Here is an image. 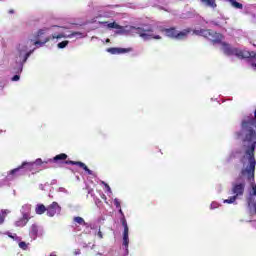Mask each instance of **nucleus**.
Returning <instances> with one entry per match:
<instances>
[{
  "label": "nucleus",
  "instance_id": "c03bdc74",
  "mask_svg": "<svg viewBox=\"0 0 256 256\" xmlns=\"http://www.w3.org/2000/svg\"><path fill=\"white\" fill-rule=\"evenodd\" d=\"M49 256H56L54 252H52Z\"/></svg>",
  "mask_w": 256,
  "mask_h": 256
},
{
  "label": "nucleus",
  "instance_id": "39448f33",
  "mask_svg": "<svg viewBox=\"0 0 256 256\" xmlns=\"http://www.w3.org/2000/svg\"><path fill=\"white\" fill-rule=\"evenodd\" d=\"M43 164V159L37 158L33 162L24 161L20 166L10 170L5 177L6 181H15L17 177H23V175H27V173H35L37 169L41 167Z\"/></svg>",
  "mask_w": 256,
  "mask_h": 256
},
{
  "label": "nucleus",
  "instance_id": "bb28decb",
  "mask_svg": "<svg viewBox=\"0 0 256 256\" xmlns=\"http://www.w3.org/2000/svg\"><path fill=\"white\" fill-rule=\"evenodd\" d=\"M73 222L77 223V225H83V223H85V219H83L81 216H75L73 218Z\"/></svg>",
  "mask_w": 256,
  "mask_h": 256
},
{
  "label": "nucleus",
  "instance_id": "de8ad7c7",
  "mask_svg": "<svg viewBox=\"0 0 256 256\" xmlns=\"http://www.w3.org/2000/svg\"><path fill=\"white\" fill-rule=\"evenodd\" d=\"M76 179H78V180H79V176H77V177H76Z\"/></svg>",
  "mask_w": 256,
  "mask_h": 256
},
{
  "label": "nucleus",
  "instance_id": "c85d7f7f",
  "mask_svg": "<svg viewBox=\"0 0 256 256\" xmlns=\"http://www.w3.org/2000/svg\"><path fill=\"white\" fill-rule=\"evenodd\" d=\"M219 207H221V204L217 201H213L211 204H210V209L211 211L215 210V209H219Z\"/></svg>",
  "mask_w": 256,
  "mask_h": 256
},
{
  "label": "nucleus",
  "instance_id": "72a5a7b5",
  "mask_svg": "<svg viewBox=\"0 0 256 256\" xmlns=\"http://www.w3.org/2000/svg\"><path fill=\"white\" fill-rule=\"evenodd\" d=\"M96 235L99 237V239H103V232H101V229L98 230Z\"/></svg>",
  "mask_w": 256,
  "mask_h": 256
},
{
  "label": "nucleus",
  "instance_id": "0eeeda50",
  "mask_svg": "<svg viewBox=\"0 0 256 256\" xmlns=\"http://www.w3.org/2000/svg\"><path fill=\"white\" fill-rule=\"evenodd\" d=\"M120 223L124 229L121 246L123 253L121 256H129V225L127 224V218H120Z\"/></svg>",
  "mask_w": 256,
  "mask_h": 256
},
{
  "label": "nucleus",
  "instance_id": "79ce46f5",
  "mask_svg": "<svg viewBox=\"0 0 256 256\" xmlns=\"http://www.w3.org/2000/svg\"><path fill=\"white\" fill-rule=\"evenodd\" d=\"M9 13H10V14H13V13H15V11H14V10H10Z\"/></svg>",
  "mask_w": 256,
  "mask_h": 256
},
{
  "label": "nucleus",
  "instance_id": "9b49d317",
  "mask_svg": "<svg viewBox=\"0 0 256 256\" xmlns=\"http://www.w3.org/2000/svg\"><path fill=\"white\" fill-rule=\"evenodd\" d=\"M48 31H55V33H59V31H63V26L54 25L51 28H42L38 30L37 34L35 35V39L43 41V39L49 38V36H46Z\"/></svg>",
  "mask_w": 256,
  "mask_h": 256
},
{
  "label": "nucleus",
  "instance_id": "a19ab883",
  "mask_svg": "<svg viewBox=\"0 0 256 256\" xmlns=\"http://www.w3.org/2000/svg\"><path fill=\"white\" fill-rule=\"evenodd\" d=\"M218 189H219V191H221V189H222L221 184L218 185Z\"/></svg>",
  "mask_w": 256,
  "mask_h": 256
},
{
  "label": "nucleus",
  "instance_id": "4468645a",
  "mask_svg": "<svg viewBox=\"0 0 256 256\" xmlns=\"http://www.w3.org/2000/svg\"><path fill=\"white\" fill-rule=\"evenodd\" d=\"M210 25L212 27H218V29H225V25H227V19L220 15L216 19L210 21Z\"/></svg>",
  "mask_w": 256,
  "mask_h": 256
},
{
  "label": "nucleus",
  "instance_id": "1a4fd4ad",
  "mask_svg": "<svg viewBox=\"0 0 256 256\" xmlns=\"http://www.w3.org/2000/svg\"><path fill=\"white\" fill-rule=\"evenodd\" d=\"M165 33L167 37L171 39H176L177 41H185L187 37H189V33H191V28H186L182 31L177 30L175 27L166 28Z\"/></svg>",
  "mask_w": 256,
  "mask_h": 256
},
{
  "label": "nucleus",
  "instance_id": "c9c22d12",
  "mask_svg": "<svg viewBox=\"0 0 256 256\" xmlns=\"http://www.w3.org/2000/svg\"><path fill=\"white\" fill-rule=\"evenodd\" d=\"M47 186H49V184H45V185L40 184L39 189H41V191H45V187Z\"/></svg>",
  "mask_w": 256,
  "mask_h": 256
},
{
  "label": "nucleus",
  "instance_id": "f3484780",
  "mask_svg": "<svg viewBox=\"0 0 256 256\" xmlns=\"http://www.w3.org/2000/svg\"><path fill=\"white\" fill-rule=\"evenodd\" d=\"M242 153H243V151L241 150V148L232 150V152L230 153V156L227 159V162L231 163V161H233V159H237V157H239V155H241Z\"/></svg>",
  "mask_w": 256,
  "mask_h": 256
},
{
  "label": "nucleus",
  "instance_id": "f704fd0d",
  "mask_svg": "<svg viewBox=\"0 0 256 256\" xmlns=\"http://www.w3.org/2000/svg\"><path fill=\"white\" fill-rule=\"evenodd\" d=\"M95 205H97L98 207L101 205V203H102V201H101V199H99V198H96L95 200Z\"/></svg>",
  "mask_w": 256,
  "mask_h": 256
},
{
  "label": "nucleus",
  "instance_id": "a878e982",
  "mask_svg": "<svg viewBox=\"0 0 256 256\" xmlns=\"http://www.w3.org/2000/svg\"><path fill=\"white\" fill-rule=\"evenodd\" d=\"M17 243H18V247L22 249V251H27V249H29V243L22 240L18 241Z\"/></svg>",
  "mask_w": 256,
  "mask_h": 256
},
{
  "label": "nucleus",
  "instance_id": "ea45409f",
  "mask_svg": "<svg viewBox=\"0 0 256 256\" xmlns=\"http://www.w3.org/2000/svg\"><path fill=\"white\" fill-rule=\"evenodd\" d=\"M57 183V180H52L50 185H55Z\"/></svg>",
  "mask_w": 256,
  "mask_h": 256
},
{
  "label": "nucleus",
  "instance_id": "b1692460",
  "mask_svg": "<svg viewBox=\"0 0 256 256\" xmlns=\"http://www.w3.org/2000/svg\"><path fill=\"white\" fill-rule=\"evenodd\" d=\"M234 9H243V4L237 0H227Z\"/></svg>",
  "mask_w": 256,
  "mask_h": 256
},
{
  "label": "nucleus",
  "instance_id": "a211bd4d",
  "mask_svg": "<svg viewBox=\"0 0 256 256\" xmlns=\"http://www.w3.org/2000/svg\"><path fill=\"white\" fill-rule=\"evenodd\" d=\"M35 213L36 215H43L44 213H47V207L44 204H37L35 207Z\"/></svg>",
  "mask_w": 256,
  "mask_h": 256
},
{
  "label": "nucleus",
  "instance_id": "ddd939ff",
  "mask_svg": "<svg viewBox=\"0 0 256 256\" xmlns=\"http://www.w3.org/2000/svg\"><path fill=\"white\" fill-rule=\"evenodd\" d=\"M131 51H133V48L110 47L106 49V52L111 55H123L125 53H131Z\"/></svg>",
  "mask_w": 256,
  "mask_h": 256
},
{
  "label": "nucleus",
  "instance_id": "49530a36",
  "mask_svg": "<svg viewBox=\"0 0 256 256\" xmlns=\"http://www.w3.org/2000/svg\"><path fill=\"white\" fill-rule=\"evenodd\" d=\"M0 133H3V130H0Z\"/></svg>",
  "mask_w": 256,
  "mask_h": 256
},
{
  "label": "nucleus",
  "instance_id": "a18cd8bd",
  "mask_svg": "<svg viewBox=\"0 0 256 256\" xmlns=\"http://www.w3.org/2000/svg\"><path fill=\"white\" fill-rule=\"evenodd\" d=\"M228 101H233V98H232V97H231V98H229V99H228Z\"/></svg>",
  "mask_w": 256,
  "mask_h": 256
},
{
  "label": "nucleus",
  "instance_id": "6ab92c4d",
  "mask_svg": "<svg viewBox=\"0 0 256 256\" xmlns=\"http://www.w3.org/2000/svg\"><path fill=\"white\" fill-rule=\"evenodd\" d=\"M30 218L22 216L19 220L15 222V227H25L29 223Z\"/></svg>",
  "mask_w": 256,
  "mask_h": 256
},
{
  "label": "nucleus",
  "instance_id": "4c0bfd02",
  "mask_svg": "<svg viewBox=\"0 0 256 256\" xmlns=\"http://www.w3.org/2000/svg\"><path fill=\"white\" fill-rule=\"evenodd\" d=\"M74 255H81V250L80 249L75 250Z\"/></svg>",
  "mask_w": 256,
  "mask_h": 256
},
{
  "label": "nucleus",
  "instance_id": "2f4dec72",
  "mask_svg": "<svg viewBox=\"0 0 256 256\" xmlns=\"http://www.w3.org/2000/svg\"><path fill=\"white\" fill-rule=\"evenodd\" d=\"M58 193H66L69 194V191H67V189L63 188V187H59L58 188Z\"/></svg>",
  "mask_w": 256,
  "mask_h": 256
},
{
  "label": "nucleus",
  "instance_id": "cd10ccee",
  "mask_svg": "<svg viewBox=\"0 0 256 256\" xmlns=\"http://www.w3.org/2000/svg\"><path fill=\"white\" fill-rule=\"evenodd\" d=\"M67 45H69V41L68 40H64L62 42H59L57 44L58 49H65V47H67Z\"/></svg>",
  "mask_w": 256,
  "mask_h": 256
},
{
  "label": "nucleus",
  "instance_id": "f8f14e48",
  "mask_svg": "<svg viewBox=\"0 0 256 256\" xmlns=\"http://www.w3.org/2000/svg\"><path fill=\"white\" fill-rule=\"evenodd\" d=\"M56 215H61V205L57 202H52L47 206V216L55 217Z\"/></svg>",
  "mask_w": 256,
  "mask_h": 256
},
{
  "label": "nucleus",
  "instance_id": "e433bc0d",
  "mask_svg": "<svg viewBox=\"0 0 256 256\" xmlns=\"http://www.w3.org/2000/svg\"><path fill=\"white\" fill-rule=\"evenodd\" d=\"M106 190L108 191V193H112L111 192V186H109V184H105Z\"/></svg>",
  "mask_w": 256,
  "mask_h": 256
},
{
  "label": "nucleus",
  "instance_id": "473e14b6",
  "mask_svg": "<svg viewBox=\"0 0 256 256\" xmlns=\"http://www.w3.org/2000/svg\"><path fill=\"white\" fill-rule=\"evenodd\" d=\"M82 227H85L86 229H90L91 224L85 222V220H84V223L82 224Z\"/></svg>",
  "mask_w": 256,
  "mask_h": 256
},
{
  "label": "nucleus",
  "instance_id": "f257e3e1",
  "mask_svg": "<svg viewBox=\"0 0 256 256\" xmlns=\"http://www.w3.org/2000/svg\"><path fill=\"white\" fill-rule=\"evenodd\" d=\"M73 37L83 39L85 35L79 31L71 33L58 31L43 40L34 38V40L28 39L17 42L10 50L4 52V59L7 60L10 73L13 74L10 81L12 83L21 81V73H23L25 63L29 61V57H31L39 47H44L46 43H49L51 40L53 41V39H73Z\"/></svg>",
  "mask_w": 256,
  "mask_h": 256
},
{
  "label": "nucleus",
  "instance_id": "7c9ffc66",
  "mask_svg": "<svg viewBox=\"0 0 256 256\" xmlns=\"http://www.w3.org/2000/svg\"><path fill=\"white\" fill-rule=\"evenodd\" d=\"M118 213L120 215V219H125V213L123 212V209L122 208H118Z\"/></svg>",
  "mask_w": 256,
  "mask_h": 256
},
{
  "label": "nucleus",
  "instance_id": "5701e85b",
  "mask_svg": "<svg viewBox=\"0 0 256 256\" xmlns=\"http://www.w3.org/2000/svg\"><path fill=\"white\" fill-rule=\"evenodd\" d=\"M4 235H7L10 239H13V241H16V243L18 242V241H21V237L20 236H18L16 233H11L10 231H6L5 233H4Z\"/></svg>",
  "mask_w": 256,
  "mask_h": 256
},
{
  "label": "nucleus",
  "instance_id": "412c9836",
  "mask_svg": "<svg viewBox=\"0 0 256 256\" xmlns=\"http://www.w3.org/2000/svg\"><path fill=\"white\" fill-rule=\"evenodd\" d=\"M116 13L113 10H105L100 13V17H105L106 19H111V17H115Z\"/></svg>",
  "mask_w": 256,
  "mask_h": 256
},
{
  "label": "nucleus",
  "instance_id": "c756f323",
  "mask_svg": "<svg viewBox=\"0 0 256 256\" xmlns=\"http://www.w3.org/2000/svg\"><path fill=\"white\" fill-rule=\"evenodd\" d=\"M113 203H114L116 209H121V201H119V198H115L113 200Z\"/></svg>",
  "mask_w": 256,
  "mask_h": 256
},
{
  "label": "nucleus",
  "instance_id": "423d86ee",
  "mask_svg": "<svg viewBox=\"0 0 256 256\" xmlns=\"http://www.w3.org/2000/svg\"><path fill=\"white\" fill-rule=\"evenodd\" d=\"M157 31V26L153 24H144L139 27L130 26V33H136L144 41H149L151 39H161L160 35L154 34Z\"/></svg>",
  "mask_w": 256,
  "mask_h": 256
},
{
  "label": "nucleus",
  "instance_id": "58836bf2",
  "mask_svg": "<svg viewBox=\"0 0 256 256\" xmlns=\"http://www.w3.org/2000/svg\"><path fill=\"white\" fill-rule=\"evenodd\" d=\"M110 7V9H115V8H117V7H120L119 5H112V6H109Z\"/></svg>",
  "mask_w": 256,
  "mask_h": 256
},
{
  "label": "nucleus",
  "instance_id": "20e7f679",
  "mask_svg": "<svg viewBox=\"0 0 256 256\" xmlns=\"http://www.w3.org/2000/svg\"><path fill=\"white\" fill-rule=\"evenodd\" d=\"M67 159H69V156L66 153H60L53 158L42 160V164L40 167H42V169H51L55 167V165H76L77 167L83 169V171H85V173H87L88 175H95L93 171L86 166L85 163L81 161H73Z\"/></svg>",
  "mask_w": 256,
  "mask_h": 256
},
{
  "label": "nucleus",
  "instance_id": "f03ea898",
  "mask_svg": "<svg viewBox=\"0 0 256 256\" xmlns=\"http://www.w3.org/2000/svg\"><path fill=\"white\" fill-rule=\"evenodd\" d=\"M193 34L198 35L199 37H205V39L211 41L213 45H222V51L224 55H228L229 57H231V55H234L238 59H246V61L250 63L252 69L256 71L255 52L232 47L231 44L223 42V36L221 35V33H217L211 29H194Z\"/></svg>",
  "mask_w": 256,
  "mask_h": 256
},
{
  "label": "nucleus",
  "instance_id": "2eb2a0df",
  "mask_svg": "<svg viewBox=\"0 0 256 256\" xmlns=\"http://www.w3.org/2000/svg\"><path fill=\"white\" fill-rule=\"evenodd\" d=\"M39 226L37 224H32L29 230V237L31 241H37V237H40Z\"/></svg>",
  "mask_w": 256,
  "mask_h": 256
},
{
  "label": "nucleus",
  "instance_id": "09e8293b",
  "mask_svg": "<svg viewBox=\"0 0 256 256\" xmlns=\"http://www.w3.org/2000/svg\"><path fill=\"white\" fill-rule=\"evenodd\" d=\"M104 185H107V183L103 182Z\"/></svg>",
  "mask_w": 256,
  "mask_h": 256
},
{
  "label": "nucleus",
  "instance_id": "37998d69",
  "mask_svg": "<svg viewBox=\"0 0 256 256\" xmlns=\"http://www.w3.org/2000/svg\"><path fill=\"white\" fill-rule=\"evenodd\" d=\"M0 90L3 91V85L0 84Z\"/></svg>",
  "mask_w": 256,
  "mask_h": 256
},
{
  "label": "nucleus",
  "instance_id": "dca6fc26",
  "mask_svg": "<svg viewBox=\"0 0 256 256\" xmlns=\"http://www.w3.org/2000/svg\"><path fill=\"white\" fill-rule=\"evenodd\" d=\"M20 213L22 217L31 219V204H24L20 209Z\"/></svg>",
  "mask_w": 256,
  "mask_h": 256
},
{
  "label": "nucleus",
  "instance_id": "9d476101",
  "mask_svg": "<svg viewBox=\"0 0 256 256\" xmlns=\"http://www.w3.org/2000/svg\"><path fill=\"white\" fill-rule=\"evenodd\" d=\"M99 25H102V27H106V29H116L115 34L116 35H125L127 33V30L125 27L119 25L117 22H109V21H100Z\"/></svg>",
  "mask_w": 256,
  "mask_h": 256
},
{
  "label": "nucleus",
  "instance_id": "6e6552de",
  "mask_svg": "<svg viewBox=\"0 0 256 256\" xmlns=\"http://www.w3.org/2000/svg\"><path fill=\"white\" fill-rule=\"evenodd\" d=\"M246 185L245 179L241 177L236 178V180L231 183L230 195H234V197L238 199L243 197V195H245Z\"/></svg>",
  "mask_w": 256,
  "mask_h": 256
},
{
  "label": "nucleus",
  "instance_id": "7ed1b4c3",
  "mask_svg": "<svg viewBox=\"0 0 256 256\" xmlns=\"http://www.w3.org/2000/svg\"><path fill=\"white\" fill-rule=\"evenodd\" d=\"M255 151L256 150L245 149V154L240 158V163L243 164V167L247 165L244 169L241 170L242 175H247L246 179L247 182L249 183V187L247 190L248 196L246 197V202L250 213L254 212L256 215Z\"/></svg>",
  "mask_w": 256,
  "mask_h": 256
},
{
  "label": "nucleus",
  "instance_id": "aec40b11",
  "mask_svg": "<svg viewBox=\"0 0 256 256\" xmlns=\"http://www.w3.org/2000/svg\"><path fill=\"white\" fill-rule=\"evenodd\" d=\"M201 3L205 5V7H209L210 9L217 8V3L215 0H201Z\"/></svg>",
  "mask_w": 256,
  "mask_h": 256
},
{
  "label": "nucleus",
  "instance_id": "4be33fe9",
  "mask_svg": "<svg viewBox=\"0 0 256 256\" xmlns=\"http://www.w3.org/2000/svg\"><path fill=\"white\" fill-rule=\"evenodd\" d=\"M237 199L235 195L232 194V196L228 197L227 199L223 200V203H226L228 205H237Z\"/></svg>",
  "mask_w": 256,
  "mask_h": 256
},
{
  "label": "nucleus",
  "instance_id": "393cba45",
  "mask_svg": "<svg viewBox=\"0 0 256 256\" xmlns=\"http://www.w3.org/2000/svg\"><path fill=\"white\" fill-rule=\"evenodd\" d=\"M11 213L8 209L1 210L0 211V225H3L5 223V217H7V214Z\"/></svg>",
  "mask_w": 256,
  "mask_h": 256
}]
</instances>
